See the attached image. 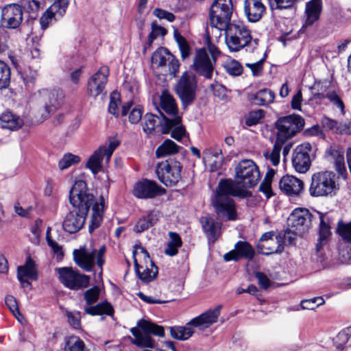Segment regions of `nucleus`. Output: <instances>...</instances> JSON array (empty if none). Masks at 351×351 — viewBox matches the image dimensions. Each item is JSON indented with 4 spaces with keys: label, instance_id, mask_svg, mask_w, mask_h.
Segmentation results:
<instances>
[{
    "label": "nucleus",
    "instance_id": "obj_56",
    "mask_svg": "<svg viewBox=\"0 0 351 351\" xmlns=\"http://www.w3.org/2000/svg\"><path fill=\"white\" fill-rule=\"evenodd\" d=\"M263 111L262 110H258L250 112L247 118L245 119V124L248 126H253L258 124L260 120L263 118Z\"/></svg>",
    "mask_w": 351,
    "mask_h": 351
},
{
    "label": "nucleus",
    "instance_id": "obj_24",
    "mask_svg": "<svg viewBox=\"0 0 351 351\" xmlns=\"http://www.w3.org/2000/svg\"><path fill=\"white\" fill-rule=\"evenodd\" d=\"M165 190L154 181L143 179L137 182L133 188V195L138 199H152L162 195Z\"/></svg>",
    "mask_w": 351,
    "mask_h": 351
},
{
    "label": "nucleus",
    "instance_id": "obj_5",
    "mask_svg": "<svg viewBox=\"0 0 351 351\" xmlns=\"http://www.w3.org/2000/svg\"><path fill=\"white\" fill-rule=\"evenodd\" d=\"M225 34V41L231 52H237L250 45L253 48L258 45L256 39L252 40L250 31L241 22H233L223 29Z\"/></svg>",
    "mask_w": 351,
    "mask_h": 351
},
{
    "label": "nucleus",
    "instance_id": "obj_36",
    "mask_svg": "<svg viewBox=\"0 0 351 351\" xmlns=\"http://www.w3.org/2000/svg\"><path fill=\"white\" fill-rule=\"evenodd\" d=\"M200 222L208 240L215 241L218 237L219 224L213 218L209 217H202Z\"/></svg>",
    "mask_w": 351,
    "mask_h": 351
},
{
    "label": "nucleus",
    "instance_id": "obj_40",
    "mask_svg": "<svg viewBox=\"0 0 351 351\" xmlns=\"http://www.w3.org/2000/svg\"><path fill=\"white\" fill-rule=\"evenodd\" d=\"M152 31L148 35L147 40L144 45L143 53H145L147 49H149L154 40L158 37H164L167 34V29L159 25L157 21H154L151 23Z\"/></svg>",
    "mask_w": 351,
    "mask_h": 351
},
{
    "label": "nucleus",
    "instance_id": "obj_46",
    "mask_svg": "<svg viewBox=\"0 0 351 351\" xmlns=\"http://www.w3.org/2000/svg\"><path fill=\"white\" fill-rule=\"evenodd\" d=\"M10 82V68L0 60V88H7Z\"/></svg>",
    "mask_w": 351,
    "mask_h": 351
},
{
    "label": "nucleus",
    "instance_id": "obj_55",
    "mask_svg": "<svg viewBox=\"0 0 351 351\" xmlns=\"http://www.w3.org/2000/svg\"><path fill=\"white\" fill-rule=\"evenodd\" d=\"M129 121L132 124L138 123L142 119L143 108L140 105H136L134 108H131L129 110Z\"/></svg>",
    "mask_w": 351,
    "mask_h": 351
},
{
    "label": "nucleus",
    "instance_id": "obj_8",
    "mask_svg": "<svg viewBox=\"0 0 351 351\" xmlns=\"http://www.w3.org/2000/svg\"><path fill=\"white\" fill-rule=\"evenodd\" d=\"M233 5L232 0H215L210 8V24L213 30L221 34L230 22Z\"/></svg>",
    "mask_w": 351,
    "mask_h": 351
},
{
    "label": "nucleus",
    "instance_id": "obj_37",
    "mask_svg": "<svg viewBox=\"0 0 351 351\" xmlns=\"http://www.w3.org/2000/svg\"><path fill=\"white\" fill-rule=\"evenodd\" d=\"M17 277L26 278L34 280L38 279L34 261L30 257L27 258L24 265L18 267Z\"/></svg>",
    "mask_w": 351,
    "mask_h": 351
},
{
    "label": "nucleus",
    "instance_id": "obj_41",
    "mask_svg": "<svg viewBox=\"0 0 351 351\" xmlns=\"http://www.w3.org/2000/svg\"><path fill=\"white\" fill-rule=\"evenodd\" d=\"M180 146L170 139H166L156 150L157 158L165 157L178 152Z\"/></svg>",
    "mask_w": 351,
    "mask_h": 351
},
{
    "label": "nucleus",
    "instance_id": "obj_57",
    "mask_svg": "<svg viewBox=\"0 0 351 351\" xmlns=\"http://www.w3.org/2000/svg\"><path fill=\"white\" fill-rule=\"evenodd\" d=\"M5 302L10 311L16 318H18V315H21V313L19 310L16 298L12 295H8L5 298Z\"/></svg>",
    "mask_w": 351,
    "mask_h": 351
},
{
    "label": "nucleus",
    "instance_id": "obj_4",
    "mask_svg": "<svg viewBox=\"0 0 351 351\" xmlns=\"http://www.w3.org/2000/svg\"><path fill=\"white\" fill-rule=\"evenodd\" d=\"M221 305L216 306L213 309H209L201 315L193 318L185 326H174L169 327L170 335L172 338L185 341L189 339L195 332L194 328H197L201 331L209 328L217 322L220 315Z\"/></svg>",
    "mask_w": 351,
    "mask_h": 351
},
{
    "label": "nucleus",
    "instance_id": "obj_33",
    "mask_svg": "<svg viewBox=\"0 0 351 351\" xmlns=\"http://www.w3.org/2000/svg\"><path fill=\"white\" fill-rule=\"evenodd\" d=\"M329 160L334 164V168L339 176L346 179L348 173L343 155L337 149L330 147L327 152Z\"/></svg>",
    "mask_w": 351,
    "mask_h": 351
},
{
    "label": "nucleus",
    "instance_id": "obj_62",
    "mask_svg": "<svg viewBox=\"0 0 351 351\" xmlns=\"http://www.w3.org/2000/svg\"><path fill=\"white\" fill-rule=\"evenodd\" d=\"M255 276L257 278L258 283L261 288L266 289L269 287L270 280L264 273L260 271L256 272Z\"/></svg>",
    "mask_w": 351,
    "mask_h": 351
},
{
    "label": "nucleus",
    "instance_id": "obj_31",
    "mask_svg": "<svg viewBox=\"0 0 351 351\" xmlns=\"http://www.w3.org/2000/svg\"><path fill=\"white\" fill-rule=\"evenodd\" d=\"M316 215V217L319 220V239L316 245V250L319 252L326 243L328 238L330 236L331 232L328 217L319 212H317Z\"/></svg>",
    "mask_w": 351,
    "mask_h": 351
},
{
    "label": "nucleus",
    "instance_id": "obj_43",
    "mask_svg": "<svg viewBox=\"0 0 351 351\" xmlns=\"http://www.w3.org/2000/svg\"><path fill=\"white\" fill-rule=\"evenodd\" d=\"M282 145L283 143L276 140L271 150L267 149L263 152L265 159L274 166H277L279 164Z\"/></svg>",
    "mask_w": 351,
    "mask_h": 351
},
{
    "label": "nucleus",
    "instance_id": "obj_26",
    "mask_svg": "<svg viewBox=\"0 0 351 351\" xmlns=\"http://www.w3.org/2000/svg\"><path fill=\"white\" fill-rule=\"evenodd\" d=\"M279 186L282 192L289 196H298L304 191L303 181L290 175L281 178Z\"/></svg>",
    "mask_w": 351,
    "mask_h": 351
},
{
    "label": "nucleus",
    "instance_id": "obj_10",
    "mask_svg": "<svg viewBox=\"0 0 351 351\" xmlns=\"http://www.w3.org/2000/svg\"><path fill=\"white\" fill-rule=\"evenodd\" d=\"M261 179V173L257 165L252 160H243L235 167V182L239 187L245 189L255 186Z\"/></svg>",
    "mask_w": 351,
    "mask_h": 351
},
{
    "label": "nucleus",
    "instance_id": "obj_51",
    "mask_svg": "<svg viewBox=\"0 0 351 351\" xmlns=\"http://www.w3.org/2000/svg\"><path fill=\"white\" fill-rule=\"evenodd\" d=\"M25 10L32 14H36L39 9L45 5V0H21Z\"/></svg>",
    "mask_w": 351,
    "mask_h": 351
},
{
    "label": "nucleus",
    "instance_id": "obj_23",
    "mask_svg": "<svg viewBox=\"0 0 351 351\" xmlns=\"http://www.w3.org/2000/svg\"><path fill=\"white\" fill-rule=\"evenodd\" d=\"M23 21V10L18 4H8L1 10V23L3 27L16 29Z\"/></svg>",
    "mask_w": 351,
    "mask_h": 351
},
{
    "label": "nucleus",
    "instance_id": "obj_61",
    "mask_svg": "<svg viewBox=\"0 0 351 351\" xmlns=\"http://www.w3.org/2000/svg\"><path fill=\"white\" fill-rule=\"evenodd\" d=\"M9 36L5 31L0 29V53L7 51L9 48Z\"/></svg>",
    "mask_w": 351,
    "mask_h": 351
},
{
    "label": "nucleus",
    "instance_id": "obj_12",
    "mask_svg": "<svg viewBox=\"0 0 351 351\" xmlns=\"http://www.w3.org/2000/svg\"><path fill=\"white\" fill-rule=\"evenodd\" d=\"M197 82L192 73L184 72L175 86V92L184 108L191 106L196 99Z\"/></svg>",
    "mask_w": 351,
    "mask_h": 351
},
{
    "label": "nucleus",
    "instance_id": "obj_47",
    "mask_svg": "<svg viewBox=\"0 0 351 351\" xmlns=\"http://www.w3.org/2000/svg\"><path fill=\"white\" fill-rule=\"evenodd\" d=\"M80 161V156L71 153L65 154L58 162V167L61 170L68 169Z\"/></svg>",
    "mask_w": 351,
    "mask_h": 351
},
{
    "label": "nucleus",
    "instance_id": "obj_49",
    "mask_svg": "<svg viewBox=\"0 0 351 351\" xmlns=\"http://www.w3.org/2000/svg\"><path fill=\"white\" fill-rule=\"evenodd\" d=\"M68 5H69L68 0H57L48 8V10L56 17V16L61 17L66 12Z\"/></svg>",
    "mask_w": 351,
    "mask_h": 351
},
{
    "label": "nucleus",
    "instance_id": "obj_42",
    "mask_svg": "<svg viewBox=\"0 0 351 351\" xmlns=\"http://www.w3.org/2000/svg\"><path fill=\"white\" fill-rule=\"evenodd\" d=\"M169 236L170 241L167 243L165 253L170 256H173L178 254V249L182 246V241L180 235L176 232H169Z\"/></svg>",
    "mask_w": 351,
    "mask_h": 351
},
{
    "label": "nucleus",
    "instance_id": "obj_13",
    "mask_svg": "<svg viewBox=\"0 0 351 351\" xmlns=\"http://www.w3.org/2000/svg\"><path fill=\"white\" fill-rule=\"evenodd\" d=\"M304 120L300 115L291 114L279 118L276 127L278 130L276 140L283 143L303 129Z\"/></svg>",
    "mask_w": 351,
    "mask_h": 351
},
{
    "label": "nucleus",
    "instance_id": "obj_1",
    "mask_svg": "<svg viewBox=\"0 0 351 351\" xmlns=\"http://www.w3.org/2000/svg\"><path fill=\"white\" fill-rule=\"evenodd\" d=\"M69 199L73 208L66 215L62 223L63 229L66 232L73 234L82 228L91 206L93 213L88 227L89 232H92L99 226L104 208L103 197H100L99 202L93 204L94 197L88 192L86 183L80 180L71 187Z\"/></svg>",
    "mask_w": 351,
    "mask_h": 351
},
{
    "label": "nucleus",
    "instance_id": "obj_9",
    "mask_svg": "<svg viewBox=\"0 0 351 351\" xmlns=\"http://www.w3.org/2000/svg\"><path fill=\"white\" fill-rule=\"evenodd\" d=\"M133 252L134 269L138 278L149 282L156 278L158 267L150 259L148 252L141 245H136Z\"/></svg>",
    "mask_w": 351,
    "mask_h": 351
},
{
    "label": "nucleus",
    "instance_id": "obj_52",
    "mask_svg": "<svg viewBox=\"0 0 351 351\" xmlns=\"http://www.w3.org/2000/svg\"><path fill=\"white\" fill-rule=\"evenodd\" d=\"M119 141L115 138L110 139L109 144L108 145L100 146L99 148L102 149L103 154L105 155L106 162L108 163L112 155L113 152L119 145Z\"/></svg>",
    "mask_w": 351,
    "mask_h": 351
},
{
    "label": "nucleus",
    "instance_id": "obj_22",
    "mask_svg": "<svg viewBox=\"0 0 351 351\" xmlns=\"http://www.w3.org/2000/svg\"><path fill=\"white\" fill-rule=\"evenodd\" d=\"M109 75V69L107 66H101L93 74L87 82V91L89 95L93 97L104 94Z\"/></svg>",
    "mask_w": 351,
    "mask_h": 351
},
{
    "label": "nucleus",
    "instance_id": "obj_32",
    "mask_svg": "<svg viewBox=\"0 0 351 351\" xmlns=\"http://www.w3.org/2000/svg\"><path fill=\"white\" fill-rule=\"evenodd\" d=\"M160 217V213L159 211L156 210L149 211L137 221L134 227V231L136 233L144 232L154 226L158 222Z\"/></svg>",
    "mask_w": 351,
    "mask_h": 351
},
{
    "label": "nucleus",
    "instance_id": "obj_29",
    "mask_svg": "<svg viewBox=\"0 0 351 351\" xmlns=\"http://www.w3.org/2000/svg\"><path fill=\"white\" fill-rule=\"evenodd\" d=\"M322 10V0H311L306 4L305 14L306 20L302 28H307L312 26L319 19Z\"/></svg>",
    "mask_w": 351,
    "mask_h": 351
},
{
    "label": "nucleus",
    "instance_id": "obj_38",
    "mask_svg": "<svg viewBox=\"0 0 351 351\" xmlns=\"http://www.w3.org/2000/svg\"><path fill=\"white\" fill-rule=\"evenodd\" d=\"M102 151V149L99 147L87 160L86 167L89 169L94 175H96L101 170V162L103 159L105 158V155L103 154Z\"/></svg>",
    "mask_w": 351,
    "mask_h": 351
},
{
    "label": "nucleus",
    "instance_id": "obj_11",
    "mask_svg": "<svg viewBox=\"0 0 351 351\" xmlns=\"http://www.w3.org/2000/svg\"><path fill=\"white\" fill-rule=\"evenodd\" d=\"M138 326L143 330V333L136 328H132L131 329V332L135 337V339L132 341V343L138 347L153 348L156 346V342L149 336V335H154L158 337H163L165 335L163 327L147 320H140L138 322Z\"/></svg>",
    "mask_w": 351,
    "mask_h": 351
},
{
    "label": "nucleus",
    "instance_id": "obj_2",
    "mask_svg": "<svg viewBox=\"0 0 351 351\" xmlns=\"http://www.w3.org/2000/svg\"><path fill=\"white\" fill-rule=\"evenodd\" d=\"M246 191L239 189L232 180H221L211 199L217 217L223 221H236L238 214L232 197H243Z\"/></svg>",
    "mask_w": 351,
    "mask_h": 351
},
{
    "label": "nucleus",
    "instance_id": "obj_27",
    "mask_svg": "<svg viewBox=\"0 0 351 351\" xmlns=\"http://www.w3.org/2000/svg\"><path fill=\"white\" fill-rule=\"evenodd\" d=\"M203 161L210 167L211 171H215L222 167L223 155L219 146H211L203 151Z\"/></svg>",
    "mask_w": 351,
    "mask_h": 351
},
{
    "label": "nucleus",
    "instance_id": "obj_34",
    "mask_svg": "<svg viewBox=\"0 0 351 351\" xmlns=\"http://www.w3.org/2000/svg\"><path fill=\"white\" fill-rule=\"evenodd\" d=\"M167 61L171 62V66L173 68L177 66L176 57L165 47H159L152 54V62L157 67H161L167 64Z\"/></svg>",
    "mask_w": 351,
    "mask_h": 351
},
{
    "label": "nucleus",
    "instance_id": "obj_14",
    "mask_svg": "<svg viewBox=\"0 0 351 351\" xmlns=\"http://www.w3.org/2000/svg\"><path fill=\"white\" fill-rule=\"evenodd\" d=\"M181 163L172 158L158 162L156 173L158 180L166 186L176 185L181 180Z\"/></svg>",
    "mask_w": 351,
    "mask_h": 351
},
{
    "label": "nucleus",
    "instance_id": "obj_20",
    "mask_svg": "<svg viewBox=\"0 0 351 351\" xmlns=\"http://www.w3.org/2000/svg\"><path fill=\"white\" fill-rule=\"evenodd\" d=\"M40 95L45 111V114H42L44 119L61 106L64 98V94L60 89H44L40 92Z\"/></svg>",
    "mask_w": 351,
    "mask_h": 351
},
{
    "label": "nucleus",
    "instance_id": "obj_30",
    "mask_svg": "<svg viewBox=\"0 0 351 351\" xmlns=\"http://www.w3.org/2000/svg\"><path fill=\"white\" fill-rule=\"evenodd\" d=\"M121 105V97L119 93L113 91L110 97V102L108 104V112L115 117H119L120 115L125 116L129 110L132 107L133 104L132 101H128L123 105L121 110H119V106Z\"/></svg>",
    "mask_w": 351,
    "mask_h": 351
},
{
    "label": "nucleus",
    "instance_id": "obj_7",
    "mask_svg": "<svg viewBox=\"0 0 351 351\" xmlns=\"http://www.w3.org/2000/svg\"><path fill=\"white\" fill-rule=\"evenodd\" d=\"M106 251L105 245H101L99 250H89L81 247L74 250L73 252V260L75 264L85 271H91L96 264L100 269L99 276L102 274V267L105 263L104 255Z\"/></svg>",
    "mask_w": 351,
    "mask_h": 351
},
{
    "label": "nucleus",
    "instance_id": "obj_50",
    "mask_svg": "<svg viewBox=\"0 0 351 351\" xmlns=\"http://www.w3.org/2000/svg\"><path fill=\"white\" fill-rule=\"evenodd\" d=\"M208 89L210 92L220 100H224L227 98V88L223 84L219 83L217 81H214L211 83Z\"/></svg>",
    "mask_w": 351,
    "mask_h": 351
},
{
    "label": "nucleus",
    "instance_id": "obj_28",
    "mask_svg": "<svg viewBox=\"0 0 351 351\" xmlns=\"http://www.w3.org/2000/svg\"><path fill=\"white\" fill-rule=\"evenodd\" d=\"M265 12V6L262 0H245L244 12L250 22L258 21Z\"/></svg>",
    "mask_w": 351,
    "mask_h": 351
},
{
    "label": "nucleus",
    "instance_id": "obj_19",
    "mask_svg": "<svg viewBox=\"0 0 351 351\" xmlns=\"http://www.w3.org/2000/svg\"><path fill=\"white\" fill-rule=\"evenodd\" d=\"M311 152L312 146L308 142L301 143L293 149L291 162L293 167L297 172L304 173L310 169Z\"/></svg>",
    "mask_w": 351,
    "mask_h": 351
},
{
    "label": "nucleus",
    "instance_id": "obj_45",
    "mask_svg": "<svg viewBox=\"0 0 351 351\" xmlns=\"http://www.w3.org/2000/svg\"><path fill=\"white\" fill-rule=\"evenodd\" d=\"M84 341L77 336H70L64 339L63 351H79Z\"/></svg>",
    "mask_w": 351,
    "mask_h": 351
},
{
    "label": "nucleus",
    "instance_id": "obj_6",
    "mask_svg": "<svg viewBox=\"0 0 351 351\" xmlns=\"http://www.w3.org/2000/svg\"><path fill=\"white\" fill-rule=\"evenodd\" d=\"M339 189L335 173L331 171L315 173L311 177L309 193L313 197L332 196Z\"/></svg>",
    "mask_w": 351,
    "mask_h": 351
},
{
    "label": "nucleus",
    "instance_id": "obj_16",
    "mask_svg": "<svg viewBox=\"0 0 351 351\" xmlns=\"http://www.w3.org/2000/svg\"><path fill=\"white\" fill-rule=\"evenodd\" d=\"M99 295L100 289L97 286H94L84 293V298L87 304V306L84 307L85 313L90 315H112L114 312L113 307L106 301L98 303L95 306H90L97 302Z\"/></svg>",
    "mask_w": 351,
    "mask_h": 351
},
{
    "label": "nucleus",
    "instance_id": "obj_64",
    "mask_svg": "<svg viewBox=\"0 0 351 351\" xmlns=\"http://www.w3.org/2000/svg\"><path fill=\"white\" fill-rule=\"evenodd\" d=\"M56 16L47 9L40 19V23L43 29H45L49 22Z\"/></svg>",
    "mask_w": 351,
    "mask_h": 351
},
{
    "label": "nucleus",
    "instance_id": "obj_60",
    "mask_svg": "<svg viewBox=\"0 0 351 351\" xmlns=\"http://www.w3.org/2000/svg\"><path fill=\"white\" fill-rule=\"evenodd\" d=\"M338 232L343 240L351 242V222L347 224L339 225Z\"/></svg>",
    "mask_w": 351,
    "mask_h": 351
},
{
    "label": "nucleus",
    "instance_id": "obj_39",
    "mask_svg": "<svg viewBox=\"0 0 351 351\" xmlns=\"http://www.w3.org/2000/svg\"><path fill=\"white\" fill-rule=\"evenodd\" d=\"M275 98V93L268 88H263L253 95L251 100L258 106H266L272 103Z\"/></svg>",
    "mask_w": 351,
    "mask_h": 351
},
{
    "label": "nucleus",
    "instance_id": "obj_17",
    "mask_svg": "<svg viewBox=\"0 0 351 351\" xmlns=\"http://www.w3.org/2000/svg\"><path fill=\"white\" fill-rule=\"evenodd\" d=\"M285 239V235H282V233L276 234L273 231L264 233L257 244L258 252L266 256L282 253Z\"/></svg>",
    "mask_w": 351,
    "mask_h": 351
},
{
    "label": "nucleus",
    "instance_id": "obj_59",
    "mask_svg": "<svg viewBox=\"0 0 351 351\" xmlns=\"http://www.w3.org/2000/svg\"><path fill=\"white\" fill-rule=\"evenodd\" d=\"M153 14L159 19H166L169 22H173L175 20V16L173 13L160 8L154 9Z\"/></svg>",
    "mask_w": 351,
    "mask_h": 351
},
{
    "label": "nucleus",
    "instance_id": "obj_63",
    "mask_svg": "<svg viewBox=\"0 0 351 351\" xmlns=\"http://www.w3.org/2000/svg\"><path fill=\"white\" fill-rule=\"evenodd\" d=\"M334 105H335L338 108L341 109V110H343L344 109V105L341 99V98L339 97V95L335 93H328L326 96Z\"/></svg>",
    "mask_w": 351,
    "mask_h": 351
},
{
    "label": "nucleus",
    "instance_id": "obj_58",
    "mask_svg": "<svg viewBox=\"0 0 351 351\" xmlns=\"http://www.w3.org/2000/svg\"><path fill=\"white\" fill-rule=\"evenodd\" d=\"M68 322L69 324L74 328L78 329L81 326L80 313L77 312H67L66 313Z\"/></svg>",
    "mask_w": 351,
    "mask_h": 351
},
{
    "label": "nucleus",
    "instance_id": "obj_54",
    "mask_svg": "<svg viewBox=\"0 0 351 351\" xmlns=\"http://www.w3.org/2000/svg\"><path fill=\"white\" fill-rule=\"evenodd\" d=\"M296 0H268L271 9H288L291 8Z\"/></svg>",
    "mask_w": 351,
    "mask_h": 351
},
{
    "label": "nucleus",
    "instance_id": "obj_3",
    "mask_svg": "<svg viewBox=\"0 0 351 351\" xmlns=\"http://www.w3.org/2000/svg\"><path fill=\"white\" fill-rule=\"evenodd\" d=\"M160 104L162 110L166 115L160 110L163 118L162 123V132L169 134L171 132L172 138L176 141H180L186 134V130L182 124V119L178 114V110L173 97L167 91H163L160 97Z\"/></svg>",
    "mask_w": 351,
    "mask_h": 351
},
{
    "label": "nucleus",
    "instance_id": "obj_18",
    "mask_svg": "<svg viewBox=\"0 0 351 351\" xmlns=\"http://www.w3.org/2000/svg\"><path fill=\"white\" fill-rule=\"evenodd\" d=\"M316 217L306 208H298L289 217L288 223L298 235L302 236L308 231Z\"/></svg>",
    "mask_w": 351,
    "mask_h": 351
},
{
    "label": "nucleus",
    "instance_id": "obj_48",
    "mask_svg": "<svg viewBox=\"0 0 351 351\" xmlns=\"http://www.w3.org/2000/svg\"><path fill=\"white\" fill-rule=\"evenodd\" d=\"M223 66L226 71L232 76H239L243 71L242 65L236 60L226 61Z\"/></svg>",
    "mask_w": 351,
    "mask_h": 351
},
{
    "label": "nucleus",
    "instance_id": "obj_35",
    "mask_svg": "<svg viewBox=\"0 0 351 351\" xmlns=\"http://www.w3.org/2000/svg\"><path fill=\"white\" fill-rule=\"evenodd\" d=\"M0 123L3 128L16 130L23 125V119L10 111H5L0 115Z\"/></svg>",
    "mask_w": 351,
    "mask_h": 351
},
{
    "label": "nucleus",
    "instance_id": "obj_21",
    "mask_svg": "<svg viewBox=\"0 0 351 351\" xmlns=\"http://www.w3.org/2000/svg\"><path fill=\"white\" fill-rule=\"evenodd\" d=\"M215 60H212L205 49H198L193 58V69L199 76L211 79L213 75Z\"/></svg>",
    "mask_w": 351,
    "mask_h": 351
},
{
    "label": "nucleus",
    "instance_id": "obj_53",
    "mask_svg": "<svg viewBox=\"0 0 351 351\" xmlns=\"http://www.w3.org/2000/svg\"><path fill=\"white\" fill-rule=\"evenodd\" d=\"M267 58V54L265 53L263 58L253 63H245V66L249 68L254 76L261 75L263 69V63Z\"/></svg>",
    "mask_w": 351,
    "mask_h": 351
},
{
    "label": "nucleus",
    "instance_id": "obj_44",
    "mask_svg": "<svg viewBox=\"0 0 351 351\" xmlns=\"http://www.w3.org/2000/svg\"><path fill=\"white\" fill-rule=\"evenodd\" d=\"M144 121L143 129L146 134H151L159 123L162 125L163 123L159 120L158 116L152 113H147L144 117Z\"/></svg>",
    "mask_w": 351,
    "mask_h": 351
},
{
    "label": "nucleus",
    "instance_id": "obj_15",
    "mask_svg": "<svg viewBox=\"0 0 351 351\" xmlns=\"http://www.w3.org/2000/svg\"><path fill=\"white\" fill-rule=\"evenodd\" d=\"M56 271L58 274L59 281L71 290L85 289L90 285V277L73 267H59L56 269Z\"/></svg>",
    "mask_w": 351,
    "mask_h": 351
},
{
    "label": "nucleus",
    "instance_id": "obj_25",
    "mask_svg": "<svg viewBox=\"0 0 351 351\" xmlns=\"http://www.w3.org/2000/svg\"><path fill=\"white\" fill-rule=\"evenodd\" d=\"M255 255L253 247L247 241H238L234 249L223 256L226 261H239L241 258L252 260Z\"/></svg>",
    "mask_w": 351,
    "mask_h": 351
}]
</instances>
